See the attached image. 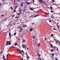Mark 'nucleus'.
I'll list each match as a JSON object with an SVG mask.
<instances>
[{
    "mask_svg": "<svg viewBox=\"0 0 60 60\" xmlns=\"http://www.w3.org/2000/svg\"><path fill=\"white\" fill-rule=\"evenodd\" d=\"M40 4H44L45 2L43 1H42V0H38Z\"/></svg>",
    "mask_w": 60,
    "mask_h": 60,
    "instance_id": "nucleus-1",
    "label": "nucleus"
},
{
    "mask_svg": "<svg viewBox=\"0 0 60 60\" xmlns=\"http://www.w3.org/2000/svg\"><path fill=\"white\" fill-rule=\"evenodd\" d=\"M11 43L9 41H7L6 44V45H11Z\"/></svg>",
    "mask_w": 60,
    "mask_h": 60,
    "instance_id": "nucleus-2",
    "label": "nucleus"
},
{
    "mask_svg": "<svg viewBox=\"0 0 60 60\" xmlns=\"http://www.w3.org/2000/svg\"><path fill=\"white\" fill-rule=\"evenodd\" d=\"M29 30L31 32V31H33V30H34V29H33L30 28L29 29Z\"/></svg>",
    "mask_w": 60,
    "mask_h": 60,
    "instance_id": "nucleus-3",
    "label": "nucleus"
},
{
    "mask_svg": "<svg viewBox=\"0 0 60 60\" xmlns=\"http://www.w3.org/2000/svg\"><path fill=\"white\" fill-rule=\"evenodd\" d=\"M23 3L22 2L21 4V7H23Z\"/></svg>",
    "mask_w": 60,
    "mask_h": 60,
    "instance_id": "nucleus-4",
    "label": "nucleus"
},
{
    "mask_svg": "<svg viewBox=\"0 0 60 60\" xmlns=\"http://www.w3.org/2000/svg\"><path fill=\"white\" fill-rule=\"evenodd\" d=\"M23 27L24 28H25V27H26V25H23Z\"/></svg>",
    "mask_w": 60,
    "mask_h": 60,
    "instance_id": "nucleus-5",
    "label": "nucleus"
},
{
    "mask_svg": "<svg viewBox=\"0 0 60 60\" xmlns=\"http://www.w3.org/2000/svg\"><path fill=\"white\" fill-rule=\"evenodd\" d=\"M19 12L21 13L20 14H21V12H22V9H21V8H20Z\"/></svg>",
    "mask_w": 60,
    "mask_h": 60,
    "instance_id": "nucleus-6",
    "label": "nucleus"
},
{
    "mask_svg": "<svg viewBox=\"0 0 60 60\" xmlns=\"http://www.w3.org/2000/svg\"><path fill=\"white\" fill-rule=\"evenodd\" d=\"M22 31V28H20V29L19 32H21Z\"/></svg>",
    "mask_w": 60,
    "mask_h": 60,
    "instance_id": "nucleus-7",
    "label": "nucleus"
},
{
    "mask_svg": "<svg viewBox=\"0 0 60 60\" xmlns=\"http://www.w3.org/2000/svg\"><path fill=\"white\" fill-rule=\"evenodd\" d=\"M9 37H11V33H9Z\"/></svg>",
    "mask_w": 60,
    "mask_h": 60,
    "instance_id": "nucleus-8",
    "label": "nucleus"
},
{
    "mask_svg": "<svg viewBox=\"0 0 60 60\" xmlns=\"http://www.w3.org/2000/svg\"><path fill=\"white\" fill-rule=\"evenodd\" d=\"M20 52H22V53H23V54H25V52H24V51H23V50H22L21 51H20Z\"/></svg>",
    "mask_w": 60,
    "mask_h": 60,
    "instance_id": "nucleus-9",
    "label": "nucleus"
},
{
    "mask_svg": "<svg viewBox=\"0 0 60 60\" xmlns=\"http://www.w3.org/2000/svg\"><path fill=\"white\" fill-rule=\"evenodd\" d=\"M50 47H51V48H53V45L52 44H51Z\"/></svg>",
    "mask_w": 60,
    "mask_h": 60,
    "instance_id": "nucleus-10",
    "label": "nucleus"
},
{
    "mask_svg": "<svg viewBox=\"0 0 60 60\" xmlns=\"http://www.w3.org/2000/svg\"><path fill=\"white\" fill-rule=\"evenodd\" d=\"M25 41H26L24 39H22V42H25Z\"/></svg>",
    "mask_w": 60,
    "mask_h": 60,
    "instance_id": "nucleus-11",
    "label": "nucleus"
},
{
    "mask_svg": "<svg viewBox=\"0 0 60 60\" xmlns=\"http://www.w3.org/2000/svg\"><path fill=\"white\" fill-rule=\"evenodd\" d=\"M22 47L23 48H25V45H24L22 44Z\"/></svg>",
    "mask_w": 60,
    "mask_h": 60,
    "instance_id": "nucleus-12",
    "label": "nucleus"
},
{
    "mask_svg": "<svg viewBox=\"0 0 60 60\" xmlns=\"http://www.w3.org/2000/svg\"><path fill=\"white\" fill-rule=\"evenodd\" d=\"M22 27H21L19 26L17 27V28H21Z\"/></svg>",
    "mask_w": 60,
    "mask_h": 60,
    "instance_id": "nucleus-13",
    "label": "nucleus"
},
{
    "mask_svg": "<svg viewBox=\"0 0 60 60\" xmlns=\"http://www.w3.org/2000/svg\"><path fill=\"white\" fill-rule=\"evenodd\" d=\"M50 8H51V10H52V7H50Z\"/></svg>",
    "mask_w": 60,
    "mask_h": 60,
    "instance_id": "nucleus-14",
    "label": "nucleus"
},
{
    "mask_svg": "<svg viewBox=\"0 0 60 60\" xmlns=\"http://www.w3.org/2000/svg\"><path fill=\"white\" fill-rule=\"evenodd\" d=\"M51 17L52 19H53L54 18V17L52 16H51Z\"/></svg>",
    "mask_w": 60,
    "mask_h": 60,
    "instance_id": "nucleus-15",
    "label": "nucleus"
},
{
    "mask_svg": "<svg viewBox=\"0 0 60 60\" xmlns=\"http://www.w3.org/2000/svg\"><path fill=\"white\" fill-rule=\"evenodd\" d=\"M17 49L18 50V51H19L20 52L21 51L20 49Z\"/></svg>",
    "mask_w": 60,
    "mask_h": 60,
    "instance_id": "nucleus-16",
    "label": "nucleus"
},
{
    "mask_svg": "<svg viewBox=\"0 0 60 60\" xmlns=\"http://www.w3.org/2000/svg\"><path fill=\"white\" fill-rule=\"evenodd\" d=\"M20 13H20H20H17V15H19V14H20Z\"/></svg>",
    "mask_w": 60,
    "mask_h": 60,
    "instance_id": "nucleus-17",
    "label": "nucleus"
},
{
    "mask_svg": "<svg viewBox=\"0 0 60 60\" xmlns=\"http://www.w3.org/2000/svg\"><path fill=\"white\" fill-rule=\"evenodd\" d=\"M17 8H18V7L17 6H16L15 7V10H16V9H17Z\"/></svg>",
    "mask_w": 60,
    "mask_h": 60,
    "instance_id": "nucleus-18",
    "label": "nucleus"
},
{
    "mask_svg": "<svg viewBox=\"0 0 60 60\" xmlns=\"http://www.w3.org/2000/svg\"><path fill=\"white\" fill-rule=\"evenodd\" d=\"M30 10H31V11H33V8H30Z\"/></svg>",
    "mask_w": 60,
    "mask_h": 60,
    "instance_id": "nucleus-19",
    "label": "nucleus"
},
{
    "mask_svg": "<svg viewBox=\"0 0 60 60\" xmlns=\"http://www.w3.org/2000/svg\"><path fill=\"white\" fill-rule=\"evenodd\" d=\"M53 48L54 49H55V48H56V47H53Z\"/></svg>",
    "mask_w": 60,
    "mask_h": 60,
    "instance_id": "nucleus-20",
    "label": "nucleus"
},
{
    "mask_svg": "<svg viewBox=\"0 0 60 60\" xmlns=\"http://www.w3.org/2000/svg\"><path fill=\"white\" fill-rule=\"evenodd\" d=\"M11 9L12 10H13V8H12V7H11Z\"/></svg>",
    "mask_w": 60,
    "mask_h": 60,
    "instance_id": "nucleus-21",
    "label": "nucleus"
},
{
    "mask_svg": "<svg viewBox=\"0 0 60 60\" xmlns=\"http://www.w3.org/2000/svg\"><path fill=\"white\" fill-rule=\"evenodd\" d=\"M38 16V15H36L34 16V17H37V16Z\"/></svg>",
    "mask_w": 60,
    "mask_h": 60,
    "instance_id": "nucleus-22",
    "label": "nucleus"
},
{
    "mask_svg": "<svg viewBox=\"0 0 60 60\" xmlns=\"http://www.w3.org/2000/svg\"><path fill=\"white\" fill-rule=\"evenodd\" d=\"M56 26H57V27H58L59 28V27H60L59 26H58V25H57Z\"/></svg>",
    "mask_w": 60,
    "mask_h": 60,
    "instance_id": "nucleus-23",
    "label": "nucleus"
},
{
    "mask_svg": "<svg viewBox=\"0 0 60 60\" xmlns=\"http://www.w3.org/2000/svg\"><path fill=\"white\" fill-rule=\"evenodd\" d=\"M19 18V17H16L15 18V19H17V18Z\"/></svg>",
    "mask_w": 60,
    "mask_h": 60,
    "instance_id": "nucleus-24",
    "label": "nucleus"
},
{
    "mask_svg": "<svg viewBox=\"0 0 60 60\" xmlns=\"http://www.w3.org/2000/svg\"><path fill=\"white\" fill-rule=\"evenodd\" d=\"M30 4V3H27V4L28 5Z\"/></svg>",
    "mask_w": 60,
    "mask_h": 60,
    "instance_id": "nucleus-25",
    "label": "nucleus"
},
{
    "mask_svg": "<svg viewBox=\"0 0 60 60\" xmlns=\"http://www.w3.org/2000/svg\"><path fill=\"white\" fill-rule=\"evenodd\" d=\"M17 43H16L15 44V46H16V45H17Z\"/></svg>",
    "mask_w": 60,
    "mask_h": 60,
    "instance_id": "nucleus-26",
    "label": "nucleus"
},
{
    "mask_svg": "<svg viewBox=\"0 0 60 60\" xmlns=\"http://www.w3.org/2000/svg\"><path fill=\"white\" fill-rule=\"evenodd\" d=\"M51 13H53V11H51Z\"/></svg>",
    "mask_w": 60,
    "mask_h": 60,
    "instance_id": "nucleus-27",
    "label": "nucleus"
},
{
    "mask_svg": "<svg viewBox=\"0 0 60 60\" xmlns=\"http://www.w3.org/2000/svg\"><path fill=\"white\" fill-rule=\"evenodd\" d=\"M39 44H39L38 45V47H40V45H39Z\"/></svg>",
    "mask_w": 60,
    "mask_h": 60,
    "instance_id": "nucleus-28",
    "label": "nucleus"
},
{
    "mask_svg": "<svg viewBox=\"0 0 60 60\" xmlns=\"http://www.w3.org/2000/svg\"><path fill=\"white\" fill-rule=\"evenodd\" d=\"M16 33H15V34H14V35L15 36L16 35Z\"/></svg>",
    "mask_w": 60,
    "mask_h": 60,
    "instance_id": "nucleus-29",
    "label": "nucleus"
},
{
    "mask_svg": "<svg viewBox=\"0 0 60 60\" xmlns=\"http://www.w3.org/2000/svg\"><path fill=\"white\" fill-rule=\"evenodd\" d=\"M3 58L4 59H5V58H4V56H3Z\"/></svg>",
    "mask_w": 60,
    "mask_h": 60,
    "instance_id": "nucleus-30",
    "label": "nucleus"
},
{
    "mask_svg": "<svg viewBox=\"0 0 60 60\" xmlns=\"http://www.w3.org/2000/svg\"><path fill=\"white\" fill-rule=\"evenodd\" d=\"M51 36H53V34H51Z\"/></svg>",
    "mask_w": 60,
    "mask_h": 60,
    "instance_id": "nucleus-31",
    "label": "nucleus"
},
{
    "mask_svg": "<svg viewBox=\"0 0 60 60\" xmlns=\"http://www.w3.org/2000/svg\"><path fill=\"white\" fill-rule=\"evenodd\" d=\"M53 29L54 30H56L54 28Z\"/></svg>",
    "mask_w": 60,
    "mask_h": 60,
    "instance_id": "nucleus-32",
    "label": "nucleus"
},
{
    "mask_svg": "<svg viewBox=\"0 0 60 60\" xmlns=\"http://www.w3.org/2000/svg\"><path fill=\"white\" fill-rule=\"evenodd\" d=\"M51 52H53V51H54V50H51Z\"/></svg>",
    "mask_w": 60,
    "mask_h": 60,
    "instance_id": "nucleus-33",
    "label": "nucleus"
},
{
    "mask_svg": "<svg viewBox=\"0 0 60 60\" xmlns=\"http://www.w3.org/2000/svg\"><path fill=\"white\" fill-rule=\"evenodd\" d=\"M52 1L53 2H54V3H55V1H54V0H52Z\"/></svg>",
    "mask_w": 60,
    "mask_h": 60,
    "instance_id": "nucleus-34",
    "label": "nucleus"
},
{
    "mask_svg": "<svg viewBox=\"0 0 60 60\" xmlns=\"http://www.w3.org/2000/svg\"><path fill=\"white\" fill-rule=\"evenodd\" d=\"M52 56H54V54H52Z\"/></svg>",
    "mask_w": 60,
    "mask_h": 60,
    "instance_id": "nucleus-35",
    "label": "nucleus"
},
{
    "mask_svg": "<svg viewBox=\"0 0 60 60\" xmlns=\"http://www.w3.org/2000/svg\"><path fill=\"white\" fill-rule=\"evenodd\" d=\"M32 37L33 38H34V37H35L34 36H33Z\"/></svg>",
    "mask_w": 60,
    "mask_h": 60,
    "instance_id": "nucleus-36",
    "label": "nucleus"
},
{
    "mask_svg": "<svg viewBox=\"0 0 60 60\" xmlns=\"http://www.w3.org/2000/svg\"><path fill=\"white\" fill-rule=\"evenodd\" d=\"M8 55H7V60H8V59H7V58L8 57Z\"/></svg>",
    "mask_w": 60,
    "mask_h": 60,
    "instance_id": "nucleus-37",
    "label": "nucleus"
},
{
    "mask_svg": "<svg viewBox=\"0 0 60 60\" xmlns=\"http://www.w3.org/2000/svg\"><path fill=\"white\" fill-rule=\"evenodd\" d=\"M14 12H16V11H15V10H14Z\"/></svg>",
    "mask_w": 60,
    "mask_h": 60,
    "instance_id": "nucleus-38",
    "label": "nucleus"
},
{
    "mask_svg": "<svg viewBox=\"0 0 60 60\" xmlns=\"http://www.w3.org/2000/svg\"><path fill=\"white\" fill-rule=\"evenodd\" d=\"M56 48H57V51H58V48H57L56 47Z\"/></svg>",
    "mask_w": 60,
    "mask_h": 60,
    "instance_id": "nucleus-39",
    "label": "nucleus"
},
{
    "mask_svg": "<svg viewBox=\"0 0 60 60\" xmlns=\"http://www.w3.org/2000/svg\"><path fill=\"white\" fill-rule=\"evenodd\" d=\"M4 15H1V16H2V17H3V16H4Z\"/></svg>",
    "mask_w": 60,
    "mask_h": 60,
    "instance_id": "nucleus-40",
    "label": "nucleus"
},
{
    "mask_svg": "<svg viewBox=\"0 0 60 60\" xmlns=\"http://www.w3.org/2000/svg\"><path fill=\"white\" fill-rule=\"evenodd\" d=\"M0 5H2V4H1V3H0Z\"/></svg>",
    "mask_w": 60,
    "mask_h": 60,
    "instance_id": "nucleus-41",
    "label": "nucleus"
},
{
    "mask_svg": "<svg viewBox=\"0 0 60 60\" xmlns=\"http://www.w3.org/2000/svg\"><path fill=\"white\" fill-rule=\"evenodd\" d=\"M49 22H51V21L50 20H49Z\"/></svg>",
    "mask_w": 60,
    "mask_h": 60,
    "instance_id": "nucleus-42",
    "label": "nucleus"
},
{
    "mask_svg": "<svg viewBox=\"0 0 60 60\" xmlns=\"http://www.w3.org/2000/svg\"><path fill=\"white\" fill-rule=\"evenodd\" d=\"M45 40H47V38H45Z\"/></svg>",
    "mask_w": 60,
    "mask_h": 60,
    "instance_id": "nucleus-43",
    "label": "nucleus"
},
{
    "mask_svg": "<svg viewBox=\"0 0 60 60\" xmlns=\"http://www.w3.org/2000/svg\"><path fill=\"white\" fill-rule=\"evenodd\" d=\"M55 60H58L56 58H55Z\"/></svg>",
    "mask_w": 60,
    "mask_h": 60,
    "instance_id": "nucleus-44",
    "label": "nucleus"
},
{
    "mask_svg": "<svg viewBox=\"0 0 60 60\" xmlns=\"http://www.w3.org/2000/svg\"><path fill=\"white\" fill-rule=\"evenodd\" d=\"M15 16V15H14L12 17H14Z\"/></svg>",
    "mask_w": 60,
    "mask_h": 60,
    "instance_id": "nucleus-45",
    "label": "nucleus"
},
{
    "mask_svg": "<svg viewBox=\"0 0 60 60\" xmlns=\"http://www.w3.org/2000/svg\"><path fill=\"white\" fill-rule=\"evenodd\" d=\"M33 2H34V0H33Z\"/></svg>",
    "mask_w": 60,
    "mask_h": 60,
    "instance_id": "nucleus-46",
    "label": "nucleus"
},
{
    "mask_svg": "<svg viewBox=\"0 0 60 60\" xmlns=\"http://www.w3.org/2000/svg\"><path fill=\"white\" fill-rule=\"evenodd\" d=\"M53 4L54 5H56V4Z\"/></svg>",
    "mask_w": 60,
    "mask_h": 60,
    "instance_id": "nucleus-47",
    "label": "nucleus"
},
{
    "mask_svg": "<svg viewBox=\"0 0 60 60\" xmlns=\"http://www.w3.org/2000/svg\"><path fill=\"white\" fill-rule=\"evenodd\" d=\"M27 0H24V1H26Z\"/></svg>",
    "mask_w": 60,
    "mask_h": 60,
    "instance_id": "nucleus-48",
    "label": "nucleus"
},
{
    "mask_svg": "<svg viewBox=\"0 0 60 60\" xmlns=\"http://www.w3.org/2000/svg\"><path fill=\"white\" fill-rule=\"evenodd\" d=\"M38 55H39V56H40V54H38Z\"/></svg>",
    "mask_w": 60,
    "mask_h": 60,
    "instance_id": "nucleus-49",
    "label": "nucleus"
},
{
    "mask_svg": "<svg viewBox=\"0 0 60 60\" xmlns=\"http://www.w3.org/2000/svg\"><path fill=\"white\" fill-rule=\"evenodd\" d=\"M14 48V47H11V48Z\"/></svg>",
    "mask_w": 60,
    "mask_h": 60,
    "instance_id": "nucleus-50",
    "label": "nucleus"
},
{
    "mask_svg": "<svg viewBox=\"0 0 60 60\" xmlns=\"http://www.w3.org/2000/svg\"><path fill=\"white\" fill-rule=\"evenodd\" d=\"M58 42H59V43H60V42L59 41H58Z\"/></svg>",
    "mask_w": 60,
    "mask_h": 60,
    "instance_id": "nucleus-51",
    "label": "nucleus"
},
{
    "mask_svg": "<svg viewBox=\"0 0 60 60\" xmlns=\"http://www.w3.org/2000/svg\"><path fill=\"white\" fill-rule=\"evenodd\" d=\"M2 52H3V51H2L1 52H0V53H2Z\"/></svg>",
    "mask_w": 60,
    "mask_h": 60,
    "instance_id": "nucleus-52",
    "label": "nucleus"
},
{
    "mask_svg": "<svg viewBox=\"0 0 60 60\" xmlns=\"http://www.w3.org/2000/svg\"><path fill=\"white\" fill-rule=\"evenodd\" d=\"M6 0H3V1H6Z\"/></svg>",
    "mask_w": 60,
    "mask_h": 60,
    "instance_id": "nucleus-53",
    "label": "nucleus"
},
{
    "mask_svg": "<svg viewBox=\"0 0 60 60\" xmlns=\"http://www.w3.org/2000/svg\"><path fill=\"white\" fill-rule=\"evenodd\" d=\"M59 45L60 46V44H59Z\"/></svg>",
    "mask_w": 60,
    "mask_h": 60,
    "instance_id": "nucleus-54",
    "label": "nucleus"
},
{
    "mask_svg": "<svg viewBox=\"0 0 60 60\" xmlns=\"http://www.w3.org/2000/svg\"><path fill=\"white\" fill-rule=\"evenodd\" d=\"M26 49H28V48H26Z\"/></svg>",
    "mask_w": 60,
    "mask_h": 60,
    "instance_id": "nucleus-55",
    "label": "nucleus"
},
{
    "mask_svg": "<svg viewBox=\"0 0 60 60\" xmlns=\"http://www.w3.org/2000/svg\"><path fill=\"white\" fill-rule=\"evenodd\" d=\"M4 59V60H6V59H5V58Z\"/></svg>",
    "mask_w": 60,
    "mask_h": 60,
    "instance_id": "nucleus-56",
    "label": "nucleus"
},
{
    "mask_svg": "<svg viewBox=\"0 0 60 60\" xmlns=\"http://www.w3.org/2000/svg\"><path fill=\"white\" fill-rule=\"evenodd\" d=\"M22 60H23V58H22Z\"/></svg>",
    "mask_w": 60,
    "mask_h": 60,
    "instance_id": "nucleus-57",
    "label": "nucleus"
},
{
    "mask_svg": "<svg viewBox=\"0 0 60 60\" xmlns=\"http://www.w3.org/2000/svg\"><path fill=\"white\" fill-rule=\"evenodd\" d=\"M18 0V1H20V0Z\"/></svg>",
    "mask_w": 60,
    "mask_h": 60,
    "instance_id": "nucleus-58",
    "label": "nucleus"
},
{
    "mask_svg": "<svg viewBox=\"0 0 60 60\" xmlns=\"http://www.w3.org/2000/svg\"><path fill=\"white\" fill-rule=\"evenodd\" d=\"M29 58H30V57H28V59H29Z\"/></svg>",
    "mask_w": 60,
    "mask_h": 60,
    "instance_id": "nucleus-59",
    "label": "nucleus"
},
{
    "mask_svg": "<svg viewBox=\"0 0 60 60\" xmlns=\"http://www.w3.org/2000/svg\"><path fill=\"white\" fill-rule=\"evenodd\" d=\"M56 43H57V42L56 41Z\"/></svg>",
    "mask_w": 60,
    "mask_h": 60,
    "instance_id": "nucleus-60",
    "label": "nucleus"
},
{
    "mask_svg": "<svg viewBox=\"0 0 60 60\" xmlns=\"http://www.w3.org/2000/svg\"><path fill=\"white\" fill-rule=\"evenodd\" d=\"M32 24V25H34V23H33Z\"/></svg>",
    "mask_w": 60,
    "mask_h": 60,
    "instance_id": "nucleus-61",
    "label": "nucleus"
},
{
    "mask_svg": "<svg viewBox=\"0 0 60 60\" xmlns=\"http://www.w3.org/2000/svg\"><path fill=\"white\" fill-rule=\"evenodd\" d=\"M52 21H53V22H54V21H53V20H52Z\"/></svg>",
    "mask_w": 60,
    "mask_h": 60,
    "instance_id": "nucleus-62",
    "label": "nucleus"
},
{
    "mask_svg": "<svg viewBox=\"0 0 60 60\" xmlns=\"http://www.w3.org/2000/svg\"><path fill=\"white\" fill-rule=\"evenodd\" d=\"M25 48H26V47H25Z\"/></svg>",
    "mask_w": 60,
    "mask_h": 60,
    "instance_id": "nucleus-63",
    "label": "nucleus"
},
{
    "mask_svg": "<svg viewBox=\"0 0 60 60\" xmlns=\"http://www.w3.org/2000/svg\"><path fill=\"white\" fill-rule=\"evenodd\" d=\"M14 25H15V23H14Z\"/></svg>",
    "mask_w": 60,
    "mask_h": 60,
    "instance_id": "nucleus-64",
    "label": "nucleus"
}]
</instances>
